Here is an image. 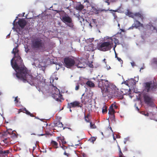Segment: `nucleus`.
<instances>
[{
    "instance_id": "nucleus-29",
    "label": "nucleus",
    "mask_w": 157,
    "mask_h": 157,
    "mask_svg": "<svg viewBox=\"0 0 157 157\" xmlns=\"http://www.w3.org/2000/svg\"><path fill=\"white\" fill-rule=\"evenodd\" d=\"M64 138L63 137H57V141L60 143V142H61L62 140H63V139Z\"/></svg>"
},
{
    "instance_id": "nucleus-56",
    "label": "nucleus",
    "mask_w": 157,
    "mask_h": 157,
    "mask_svg": "<svg viewBox=\"0 0 157 157\" xmlns=\"http://www.w3.org/2000/svg\"><path fill=\"white\" fill-rule=\"evenodd\" d=\"M79 143L78 144H75V146H79Z\"/></svg>"
},
{
    "instance_id": "nucleus-37",
    "label": "nucleus",
    "mask_w": 157,
    "mask_h": 157,
    "mask_svg": "<svg viewBox=\"0 0 157 157\" xmlns=\"http://www.w3.org/2000/svg\"><path fill=\"white\" fill-rule=\"evenodd\" d=\"M15 102V103H17L19 101L18 99V97L17 96L15 98V99L14 100Z\"/></svg>"
},
{
    "instance_id": "nucleus-35",
    "label": "nucleus",
    "mask_w": 157,
    "mask_h": 157,
    "mask_svg": "<svg viewBox=\"0 0 157 157\" xmlns=\"http://www.w3.org/2000/svg\"><path fill=\"white\" fill-rule=\"evenodd\" d=\"M63 154L67 156V157H69L71 155L70 153L69 152H67L66 151H64Z\"/></svg>"
},
{
    "instance_id": "nucleus-5",
    "label": "nucleus",
    "mask_w": 157,
    "mask_h": 157,
    "mask_svg": "<svg viewBox=\"0 0 157 157\" xmlns=\"http://www.w3.org/2000/svg\"><path fill=\"white\" fill-rule=\"evenodd\" d=\"M63 61L65 66L68 68H71L74 66L75 63V61L73 57H65Z\"/></svg>"
},
{
    "instance_id": "nucleus-19",
    "label": "nucleus",
    "mask_w": 157,
    "mask_h": 157,
    "mask_svg": "<svg viewBox=\"0 0 157 157\" xmlns=\"http://www.w3.org/2000/svg\"><path fill=\"white\" fill-rule=\"evenodd\" d=\"M135 16L140 18L141 20H143L144 18V15L139 12L136 13L134 14V17Z\"/></svg>"
},
{
    "instance_id": "nucleus-40",
    "label": "nucleus",
    "mask_w": 157,
    "mask_h": 157,
    "mask_svg": "<svg viewBox=\"0 0 157 157\" xmlns=\"http://www.w3.org/2000/svg\"><path fill=\"white\" fill-rule=\"evenodd\" d=\"M61 147L63 150H64L66 149H67V147L64 146L63 145H62V146H61Z\"/></svg>"
},
{
    "instance_id": "nucleus-11",
    "label": "nucleus",
    "mask_w": 157,
    "mask_h": 157,
    "mask_svg": "<svg viewBox=\"0 0 157 157\" xmlns=\"http://www.w3.org/2000/svg\"><path fill=\"white\" fill-rule=\"evenodd\" d=\"M61 19L63 22L65 23H71L72 22V20L71 18L67 14L61 17Z\"/></svg>"
},
{
    "instance_id": "nucleus-64",
    "label": "nucleus",
    "mask_w": 157,
    "mask_h": 157,
    "mask_svg": "<svg viewBox=\"0 0 157 157\" xmlns=\"http://www.w3.org/2000/svg\"><path fill=\"white\" fill-rule=\"evenodd\" d=\"M89 120V118L88 119L87 118V120Z\"/></svg>"
},
{
    "instance_id": "nucleus-38",
    "label": "nucleus",
    "mask_w": 157,
    "mask_h": 157,
    "mask_svg": "<svg viewBox=\"0 0 157 157\" xmlns=\"http://www.w3.org/2000/svg\"><path fill=\"white\" fill-rule=\"evenodd\" d=\"M79 84H77L76 85V86L75 87V90H78L79 89Z\"/></svg>"
},
{
    "instance_id": "nucleus-41",
    "label": "nucleus",
    "mask_w": 157,
    "mask_h": 157,
    "mask_svg": "<svg viewBox=\"0 0 157 157\" xmlns=\"http://www.w3.org/2000/svg\"><path fill=\"white\" fill-rule=\"evenodd\" d=\"M117 59L120 62H122L123 63V61L121 60V59L119 58V57H117Z\"/></svg>"
},
{
    "instance_id": "nucleus-39",
    "label": "nucleus",
    "mask_w": 157,
    "mask_h": 157,
    "mask_svg": "<svg viewBox=\"0 0 157 157\" xmlns=\"http://www.w3.org/2000/svg\"><path fill=\"white\" fill-rule=\"evenodd\" d=\"M69 24H68L67 25L71 27H72L73 26V25L71 23H69Z\"/></svg>"
},
{
    "instance_id": "nucleus-1",
    "label": "nucleus",
    "mask_w": 157,
    "mask_h": 157,
    "mask_svg": "<svg viewBox=\"0 0 157 157\" xmlns=\"http://www.w3.org/2000/svg\"><path fill=\"white\" fill-rule=\"evenodd\" d=\"M17 46L13 48L12 53L14 55L11 61V64L13 68L17 72L15 75L19 79L22 80L24 82H27L32 85L33 84L35 78L28 72L27 69L23 64V60L19 56Z\"/></svg>"
},
{
    "instance_id": "nucleus-52",
    "label": "nucleus",
    "mask_w": 157,
    "mask_h": 157,
    "mask_svg": "<svg viewBox=\"0 0 157 157\" xmlns=\"http://www.w3.org/2000/svg\"><path fill=\"white\" fill-rule=\"evenodd\" d=\"M118 1V0H112V2H116Z\"/></svg>"
},
{
    "instance_id": "nucleus-26",
    "label": "nucleus",
    "mask_w": 157,
    "mask_h": 157,
    "mask_svg": "<svg viewBox=\"0 0 157 157\" xmlns=\"http://www.w3.org/2000/svg\"><path fill=\"white\" fill-rule=\"evenodd\" d=\"M109 10L110 11H112L113 12H111V13L113 14V16L114 17V18L115 19L117 17V16L115 12H118V10Z\"/></svg>"
},
{
    "instance_id": "nucleus-58",
    "label": "nucleus",
    "mask_w": 157,
    "mask_h": 157,
    "mask_svg": "<svg viewBox=\"0 0 157 157\" xmlns=\"http://www.w3.org/2000/svg\"><path fill=\"white\" fill-rule=\"evenodd\" d=\"M118 27H120V24H118Z\"/></svg>"
},
{
    "instance_id": "nucleus-3",
    "label": "nucleus",
    "mask_w": 157,
    "mask_h": 157,
    "mask_svg": "<svg viewBox=\"0 0 157 157\" xmlns=\"http://www.w3.org/2000/svg\"><path fill=\"white\" fill-rule=\"evenodd\" d=\"M31 46L32 49L41 52L45 51L47 48V45L45 41L39 38L34 39L32 40Z\"/></svg>"
},
{
    "instance_id": "nucleus-15",
    "label": "nucleus",
    "mask_w": 157,
    "mask_h": 157,
    "mask_svg": "<svg viewBox=\"0 0 157 157\" xmlns=\"http://www.w3.org/2000/svg\"><path fill=\"white\" fill-rule=\"evenodd\" d=\"M140 27H143V24L138 21L136 20L134 21V23L132 24V26L130 28V29H131V28H132V29H133V28H137Z\"/></svg>"
},
{
    "instance_id": "nucleus-50",
    "label": "nucleus",
    "mask_w": 157,
    "mask_h": 157,
    "mask_svg": "<svg viewBox=\"0 0 157 157\" xmlns=\"http://www.w3.org/2000/svg\"><path fill=\"white\" fill-rule=\"evenodd\" d=\"M107 10H105V9H102V10H101L100 12H101L102 11H107Z\"/></svg>"
},
{
    "instance_id": "nucleus-14",
    "label": "nucleus",
    "mask_w": 157,
    "mask_h": 157,
    "mask_svg": "<svg viewBox=\"0 0 157 157\" xmlns=\"http://www.w3.org/2000/svg\"><path fill=\"white\" fill-rule=\"evenodd\" d=\"M18 24L19 26L22 29H23L26 25L27 23L24 19H21L19 20Z\"/></svg>"
},
{
    "instance_id": "nucleus-62",
    "label": "nucleus",
    "mask_w": 157,
    "mask_h": 157,
    "mask_svg": "<svg viewBox=\"0 0 157 157\" xmlns=\"http://www.w3.org/2000/svg\"><path fill=\"white\" fill-rule=\"evenodd\" d=\"M90 25L92 27V26L91 25V24H90Z\"/></svg>"
},
{
    "instance_id": "nucleus-16",
    "label": "nucleus",
    "mask_w": 157,
    "mask_h": 157,
    "mask_svg": "<svg viewBox=\"0 0 157 157\" xmlns=\"http://www.w3.org/2000/svg\"><path fill=\"white\" fill-rule=\"evenodd\" d=\"M86 47L87 48V50L89 51H91L92 52L94 51V50H96L97 48L94 47V45L92 43L90 44L88 46Z\"/></svg>"
},
{
    "instance_id": "nucleus-53",
    "label": "nucleus",
    "mask_w": 157,
    "mask_h": 157,
    "mask_svg": "<svg viewBox=\"0 0 157 157\" xmlns=\"http://www.w3.org/2000/svg\"><path fill=\"white\" fill-rule=\"evenodd\" d=\"M115 57L117 58V57H118L117 56V54L116 52H115Z\"/></svg>"
},
{
    "instance_id": "nucleus-31",
    "label": "nucleus",
    "mask_w": 157,
    "mask_h": 157,
    "mask_svg": "<svg viewBox=\"0 0 157 157\" xmlns=\"http://www.w3.org/2000/svg\"><path fill=\"white\" fill-rule=\"evenodd\" d=\"M84 65L82 64L81 63H79L77 65V67L78 68H83Z\"/></svg>"
},
{
    "instance_id": "nucleus-18",
    "label": "nucleus",
    "mask_w": 157,
    "mask_h": 157,
    "mask_svg": "<svg viewBox=\"0 0 157 157\" xmlns=\"http://www.w3.org/2000/svg\"><path fill=\"white\" fill-rule=\"evenodd\" d=\"M151 82H146L145 85V90L147 92H149L151 88Z\"/></svg>"
},
{
    "instance_id": "nucleus-13",
    "label": "nucleus",
    "mask_w": 157,
    "mask_h": 157,
    "mask_svg": "<svg viewBox=\"0 0 157 157\" xmlns=\"http://www.w3.org/2000/svg\"><path fill=\"white\" fill-rule=\"evenodd\" d=\"M7 132H5L2 134V137L4 138L3 141L6 144H8L11 140L10 137L7 135Z\"/></svg>"
},
{
    "instance_id": "nucleus-2",
    "label": "nucleus",
    "mask_w": 157,
    "mask_h": 157,
    "mask_svg": "<svg viewBox=\"0 0 157 157\" xmlns=\"http://www.w3.org/2000/svg\"><path fill=\"white\" fill-rule=\"evenodd\" d=\"M97 82L98 86L101 89L103 97H117L120 98H123L121 92L120 91L115 85L111 83L108 80L101 79H98Z\"/></svg>"
},
{
    "instance_id": "nucleus-34",
    "label": "nucleus",
    "mask_w": 157,
    "mask_h": 157,
    "mask_svg": "<svg viewBox=\"0 0 157 157\" xmlns=\"http://www.w3.org/2000/svg\"><path fill=\"white\" fill-rule=\"evenodd\" d=\"M104 108H103L102 110V112L103 113H106L107 112V107L106 106H105L104 107Z\"/></svg>"
},
{
    "instance_id": "nucleus-10",
    "label": "nucleus",
    "mask_w": 157,
    "mask_h": 157,
    "mask_svg": "<svg viewBox=\"0 0 157 157\" xmlns=\"http://www.w3.org/2000/svg\"><path fill=\"white\" fill-rule=\"evenodd\" d=\"M5 132H7V135L10 137V138L13 139L16 138L17 137V135L13 131H12L11 129H9Z\"/></svg>"
},
{
    "instance_id": "nucleus-47",
    "label": "nucleus",
    "mask_w": 157,
    "mask_h": 157,
    "mask_svg": "<svg viewBox=\"0 0 157 157\" xmlns=\"http://www.w3.org/2000/svg\"><path fill=\"white\" fill-rule=\"evenodd\" d=\"M119 157H125L124 156H123V153H122V155L121 154H119Z\"/></svg>"
},
{
    "instance_id": "nucleus-9",
    "label": "nucleus",
    "mask_w": 157,
    "mask_h": 157,
    "mask_svg": "<svg viewBox=\"0 0 157 157\" xmlns=\"http://www.w3.org/2000/svg\"><path fill=\"white\" fill-rule=\"evenodd\" d=\"M80 102L78 101H75L70 103H68L67 105V108L70 109L71 108H74L76 107H81V106H79Z\"/></svg>"
},
{
    "instance_id": "nucleus-30",
    "label": "nucleus",
    "mask_w": 157,
    "mask_h": 157,
    "mask_svg": "<svg viewBox=\"0 0 157 157\" xmlns=\"http://www.w3.org/2000/svg\"><path fill=\"white\" fill-rule=\"evenodd\" d=\"M90 115L89 114H88L86 116H85V121L87 122H90V120H87V118L88 119L89 116Z\"/></svg>"
},
{
    "instance_id": "nucleus-4",
    "label": "nucleus",
    "mask_w": 157,
    "mask_h": 157,
    "mask_svg": "<svg viewBox=\"0 0 157 157\" xmlns=\"http://www.w3.org/2000/svg\"><path fill=\"white\" fill-rule=\"evenodd\" d=\"M111 41L104 42L101 44H99L97 47V48L100 51H109L112 48L113 43V40L110 38Z\"/></svg>"
},
{
    "instance_id": "nucleus-45",
    "label": "nucleus",
    "mask_w": 157,
    "mask_h": 157,
    "mask_svg": "<svg viewBox=\"0 0 157 157\" xmlns=\"http://www.w3.org/2000/svg\"><path fill=\"white\" fill-rule=\"evenodd\" d=\"M94 11H95V12L96 13H98L100 12V10H96V9H95Z\"/></svg>"
},
{
    "instance_id": "nucleus-46",
    "label": "nucleus",
    "mask_w": 157,
    "mask_h": 157,
    "mask_svg": "<svg viewBox=\"0 0 157 157\" xmlns=\"http://www.w3.org/2000/svg\"><path fill=\"white\" fill-rule=\"evenodd\" d=\"M2 148L0 146V154H1V153L2 152Z\"/></svg>"
},
{
    "instance_id": "nucleus-48",
    "label": "nucleus",
    "mask_w": 157,
    "mask_h": 157,
    "mask_svg": "<svg viewBox=\"0 0 157 157\" xmlns=\"http://www.w3.org/2000/svg\"><path fill=\"white\" fill-rule=\"evenodd\" d=\"M115 109H116L117 108V106L116 105H113V107Z\"/></svg>"
},
{
    "instance_id": "nucleus-17",
    "label": "nucleus",
    "mask_w": 157,
    "mask_h": 157,
    "mask_svg": "<svg viewBox=\"0 0 157 157\" xmlns=\"http://www.w3.org/2000/svg\"><path fill=\"white\" fill-rule=\"evenodd\" d=\"M115 113V110L113 108V104H112L109 107V109L108 113L109 114L114 117V113Z\"/></svg>"
},
{
    "instance_id": "nucleus-43",
    "label": "nucleus",
    "mask_w": 157,
    "mask_h": 157,
    "mask_svg": "<svg viewBox=\"0 0 157 157\" xmlns=\"http://www.w3.org/2000/svg\"><path fill=\"white\" fill-rule=\"evenodd\" d=\"M118 149H119V154H122V152H121V149L120 147L119 146V148H118Z\"/></svg>"
},
{
    "instance_id": "nucleus-27",
    "label": "nucleus",
    "mask_w": 157,
    "mask_h": 157,
    "mask_svg": "<svg viewBox=\"0 0 157 157\" xmlns=\"http://www.w3.org/2000/svg\"><path fill=\"white\" fill-rule=\"evenodd\" d=\"M126 15L132 18L134 17V14L129 10H127V12L126 13Z\"/></svg>"
},
{
    "instance_id": "nucleus-42",
    "label": "nucleus",
    "mask_w": 157,
    "mask_h": 157,
    "mask_svg": "<svg viewBox=\"0 0 157 157\" xmlns=\"http://www.w3.org/2000/svg\"><path fill=\"white\" fill-rule=\"evenodd\" d=\"M61 142L62 143V145H63V144H65L66 143V142L65 141L64 138L63 139V140H62Z\"/></svg>"
},
{
    "instance_id": "nucleus-44",
    "label": "nucleus",
    "mask_w": 157,
    "mask_h": 157,
    "mask_svg": "<svg viewBox=\"0 0 157 157\" xmlns=\"http://www.w3.org/2000/svg\"><path fill=\"white\" fill-rule=\"evenodd\" d=\"M105 2L108 3V5H109L110 4V3L109 2V0H103Z\"/></svg>"
},
{
    "instance_id": "nucleus-51",
    "label": "nucleus",
    "mask_w": 157,
    "mask_h": 157,
    "mask_svg": "<svg viewBox=\"0 0 157 157\" xmlns=\"http://www.w3.org/2000/svg\"><path fill=\"white\" fill-rule=\"evenodd\" d=\"M106 59H104L103 61L105 63V64H106Z\"/></svg>"
},
{
    "instance_id": "nucleus-61",
    "label": "nucleus",
    "mask_w": 157,
    "mask_h": 157,
    "mask_svg": "<svg viewBox=\"0 0 157 157\" xmlns=\"http://www.w3.org/2000/svg\"><path fill=\"white\" fill-rule=\"evenodd\" d=\"M136 108H137V109L138 110H139V109L137 107Z\"/></svg>"
},
{
    "instance_id": "nucleus-60",
    "label": "nucleus",
    "mask_w": 157,
    "mask_h": 157,
    "mask_svg": "<svg viewBox=\"0 0 157 157\" xmlns=\"http://www.w3.org/2000/svg\"><path fill=\"white\" fill-rule=\"evenodd\" d=\"M2 93L0 91V95H1V94H2Z\"/></svg>"
},
{
    "instance_id": "nucleus-20",
    "label": "nucleus",
    "mask_w": 157,
    "mask_h": 157,
    "mask_svg": "<svg viewBox=\"0 0 157 157\" xmlns=\"http://www.w3.org/2000/svg\"><path fill=\"white\" fill-rule=\"evenodd\" d=\"M86 84L88 86L90 87H94L95 86L94 84L91 81H87Z\"/></svg>"
},
{
    "instance_id": "nucleus-7",
    "label": "nucleus",
    "mask_w": 157,
    "mask_h": 157,
    "mask_svg": "<svg viewBox=\"0 0 157 157\" xmlns=\"http://www.w3.org/2000/svg\"><path fill=\"white\" fill-rule=\"evenodd\" d=\"M92 101L90 93L83 94L81 97V102L84 104L90 103Z\"/></svg>"
},
{
    "instance_id": "nucleus-33",
    "label": "nucleus",
    "mask_w": 157,
    "mask_h": 157,
    "mask_svg": "<svg viewBox=\"0 0 157 157\" xmlns=\"http://www.w3.org/2000/svg\"><path fill=\"white\" fill-rule=\"evenodd\" d=\"M141 113L142 114L148 117L149 116V113L147 112H146L144 111H142Z\"/></svg>"
},
{
    "instance_id": "nucleus-59",
    "label": "nucleus",
    "mask_w": 157,
    "mask_h": 157,
    "mask_svg": "<svg viewBox=\"0 0 157 157\" xmlns=\"http://www.w3.org/2000/svg\"><path fill=\"white\" fill-rule=\"evenodd\" d=\"M70 111L71 112L72 110H71V109H70Z\"/></svg>"
},
{
    "instance_id": "nucleus-32",
    "label": "nucleus",
    "mask_w": 157,
    "mask_h": 157,
    "mask_svg": "<svg viewBox=\"0 0 157 157\" xmlns=\"http://www.w3.org/2000/svg\"><path fill=\"white\" fill-rule=\"evenodd\" d=\"M96 138L94 137H91L90 139L89 140L91 142L94 143V141H95Z\"/></svg>"
},
{
    "instance_id": "nucleus-6",
    "label": "nucleus",
    "mask_w": 157,
    "mask_h": 157,
    "mask_svg": "<svg viewBox=\"0 0 157 157\" xmlns=\"http://www.w3.org/2000/svg\"><path fill=\"white\" fill-rule=\"evenodd\" d=\"M144 99L145 104L151 107L155 106L154 100L152 97L147 95H145L144 97Z\"/></svg>"
},
{
    "instance_id": "nucleus-25",
    "label": "nucleus",
    "mask_w": 157,
    "mask_h": 157,
    "mask_svg": "<svg viewBox=\"0 0 157 157\" xmlns=\"http://www.w3.org/2000/svg\"><path fill=\"white\" fill-rule=\"evenodd\" d=\"M151 89H155L156 88L157 84L156 83L151 81Z\"/></svg>"
},
{
    "instance_id": "nucleus-49",
    "label": "nucleus",
    "mask_w": 157,
    "mask_h": 157,
    "mask_svg": "<svg viewBox=\"0 0 157 157\" xmlns=\"http://www.w3.org/2000/svg\"><path fill=\"white\" fill-rule=\"evenodd\" d=\"M29 115H30L31 117H34V116L33 115V114H32V113H30V114H29Z\"/></svg>"
},
{
    "instance_id": "nucleus-21",
    "label": "nucleus",
    "mask_w": 157,
    "mask_h": 157,
    "mask_svg": "<svg viewBox=\"0 0 157 157\" xmlns=\"http://www.w3.org/2000/svg\"><path fill=\"white\" fill-rule=\"evenodd\" d=\"M51 145L55 148H57L58 147V144L56 141L52 140L51 142Z\"/></svg>"
},
{
    "instance_id": "nucleus-22",
    "label": "nucleus",
    "mask_w": 157,
    "mask_h": 157,
    "mask_svg": "<svg viewBox=\"0 0 157 157\" xmlns=\"http://www.w3.org/2000/svg\"><path fill=\"white\" fill-rule=\"evenodd\" d=\"M75 8L78 10H81L84 8V6L81 4H79L77 5L76 6Z\"/></svg>"
},
{
    "instance_id": "nucleus-54",
    "label": "nucleus",
    "mask_w": 157,
    "mask_h": 157,
    "mask_svg": "<svg viewBox=\"0 0 157 157\" xmlns=\"http://www.w3.org/2000/svg\"><path fill=\"white\" fill-rule=\"evenodd\" d=\"M134 63H132L131 64L132 66H133L134 65Z\"/></svg>"
},
{
    "instance_id": "nucleus-63",
    "label": "nucleus",
    "mask_w": 157,
    "mask_h": 157,
    "mask_svg": "<svg viewBox=\"0 0 157 157\" xmlns=\"http://www.w3.org/2000/svg\"><path fill=\"white\" fill-rule=\"evenodd\" d=\"M44 135V134H41L40 136H43Z\"/></svg>"
},
{
    "instance_id": "nucleus-24",
    "label": "nucleus",
    "mask_w": 157,
    "mask_h": 157,
    "mask_svg": "<svg viewBox=\"0 0 157 157\" xmlns=\"http://www.w3.org/2000/svg\"><path fill=\"white\" fill-rule=\"evenodd\" d=\"M55 125L56 126H58L59 127H63V124L60 121H58L56 123H55Z\"/></svg>"
},
{
    "instance_id": "nucleus-57",
    "label": "nucleus",
    "mask_w": 157,
    "mask_h": 157,
    "mask_svg": "<svg viewBox=\"0 0 157 157\" xmlns=\"http://www.w3.org/2000/svg\"><path fill=\"white\" fill-rule=\"evenodd\" d=\"M15 21V20L13 21V24L14 25Z\"/></svg>"
},
{
    "instance_id": "nucleus-23",
    "label": "nucleus",
    "mask_w": 157,
    "mask_h": 157,
    "mask_svg": "<svg viewBox=\"0 0 157 157\" xmlns=\"http://www.w3.org/2000/svg\"><path fill=\"white\" fill-rule=\"evenodd\" d=\"M9 153L10 151L9 150H3L2 152L1 153V154L4 156H7Z\"/></svg>"
},
{
    "instance_id": "nucleus-12",
    "label": "nucleus",
    "mask_w": 157,
    "mask_h": 157,
    "mask_svg": "<svg viewBox=\"0 0 157 157\" xmlns=\"http://www.w3.org/2000/svg\"><path fill=\"white\" fill-rule=\"evenodd\" d=\"M138 80V78H137V81L133 78H131L125 82L126 84L129 87H132L136 85V82H137Z\"/></svg>"
},
{
    "instance_id": "nucleus-36",
    "label": "nucleus",
    "mask_w": 157,
    "mask_h": 157,
    "mask_svg": "<svg viewBox=\"0 0 157 157\" xmlns=\"http://www.w3.org/2000/svg\"><path fill=\"white\" fill-rule=\"evenodd\" d=\"M23 110L25 111V113L27 115H29V114H30V112L28 111L25 108H24Z\"/></svg>"
},
{
    "instance_id": "nucleus-55",
    "label": "nucleus",
    "mask_w": 157,
    "mask_h": 157,
    "mask_svg": "<svg viewBox=\"0 0 157 157\" xmlns=\"http://www.w3.org/2000/svg\"><path fill=\"white\" fill-rule=\"evenodd\" d=\"M0 157H5L3 155H0Z\"/></svg>"
},
{
    "instance_id": "nucleus-28",
    "label": "nucleus",
    "mask_w": 157,
    "mask_h": 157,
    "mask_svg": "<svg viewBox=\"0 0 157 157\" xmlns=\"http://www.w3.org/2000/svg\"><path fill=\"white\" fill-rule=\"evenodd\" d=\"M89 123H90V126L91 128L95 129L96 128V126L94 123L90 121Z\"/></svg>"
},
{
    "instance_id": "nucleus-8",
    "label": "nucleus",
    "mask_w": 157,
    "mask_h": 157,
    "mask_svg": "<svg viewBox=\"0 0 157 157\" xmlns=\"http://www.w3.org/2000/svg\"><path fill=\"white\" fill-rule=\"evenodd\" d=\"M54 89L56 90V92L52 94V97L57 101H61L60 99H62V95L60 94L59 90L55 86H53Z\"/></svg>"
}]
</instances>
